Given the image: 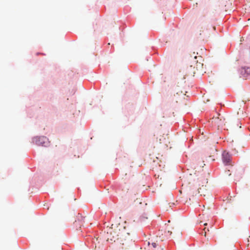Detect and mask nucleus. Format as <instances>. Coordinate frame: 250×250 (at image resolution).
I'll return each mask as SVG.
<instances>
[{
  "mask_svg": "<svg viewBox=\"0 0 250 250\" xmlns=\"http://www.w3.org/2000/svg\"><path fill=\"white\" fill-rule=\"evenodd\" d=\"M225 120L223 115L218 114L217 116L212 118L211 122L212 125H216L218 127H223L226 124Z\"/></svg>",
  "mask_w": 250,
  "mask_h": 250,
  "instance_id": "1",
  "label": "nucleus"
},
{
  "mask_svg": "<svg viewBox=\"0 0 250 250\" xmlns=\"http://www.w3.org/2000/svg\"><path fill=\"white\" fill-rule=\"evenodd\" d=\"M194 62H196V66L192 65H191L189 68L188 69V75L189 76H194V74H195L196 71L198 70V68L202 66L203 64L201 63L200 62L198 63V61H194Z\"/></svg>",
  "mask_w": 250,
  "mask_h": 250,
  "instance_id": "2",
  "label": "nucleus"
},
{
  "mask_svg": "<svg viewBox=\"0 0 250 250\" xmlns=\"http://www.w3.org/2000/svg\"><path fill=\"white\" fill-rule=\"evenodd\" d=\"M35 139L36 144L39 146H46L49 143L48 139L44 136L36 138Z\"/></svg>",
  "mask_w": 250,
  "mask_h": 250,
  "instance_id": "3",
  "label": "nucleus"
},
{
  "mask_svg": "<svg viewBox=\"0 0 250 250\" xmlns=\"http://www.w3.org/2000/svg\"><path fill=\"white\" fill-rule=\"evenodd\" d=\"M222 160L226 165H232L231 161V156L227 151H225L222 153Z\"/></svg>",
  "mask_w": 250,
  "mask_h": 250,
  "instance_id": "4",
  "label": "nucleus"
},
{
  "mask_svg": "<svg viewBox=\"0 0 250 250\" xmlns=\"http://www.w3.org/2000/svg\"><path fill=\"white\" fill-rule=\"evenodd\" d=\"M200 182H201L202 184H203L202 186V187L203 188H202L203 190L200 191L201 190H202V188H199L198 189V193L200 194L201 195H205L204 193L206 192V189L205 187H206V184L208 183V181H207V179H203L202 180H200L199 181V183Z\"/></svg>",
  "mask_w": 250,
  "mask_h": 250,
  "instance_id": "5",
  "label": "nucleus"
},
{
  "mask_svg": "<svg viewBox=\"0 0 250 250\" xmlns=\"http://www.w3.org/2000/svg\"><path fill=\"white\" fill-rule=\"evenodd\" d=\"M177 226L176 225L173 224L172 225H167L166 229L167 230V233L169 234V235H171L172 234V230H174V229H176Z\"/></svg>",
  "mask_w": 250,
  "mask_h": 250,
  "instance_id": "6",
  "label": "nucleus"
},
{
  "mask_svg": "<svg viewBox=\"0 0 250 250\" xmlns=\"http://www.w3.org/2000/svg\"><path fill=\"white\" fill-rule=\"evenodd\" d=\"M242 75L245 77L250 74V67H243L241 70Z\"/></svg>",
  "mask_w": 250,
  "mask_h": 250,
  "instance_id": "7",
  "label": "nucleus"
},
{
  "mask_svg": "<svg viewBox=\"0 0 250 250\" xmlns=\"http://www.w3.org/2000/svg\"><path fill=\"white\" fill-rule=\"evenodd\" d=\"M84 218H85V217H83L81 214H79L77 216V219H78V222H82V221H83Z\"/></svg>",
  "mask_w": 250,
  "mask_h": 250,
  "instance_id": "8",
  "label": "nucleus"
},
{
  "mask_svg": "<svg viewBox=\"0 0 250 250\" xmlns=\"http://www.w3.org/2000/svg\"><path fill=\"white\" fill-rule=\"evenodd\" d=\"M151 245L152 246V247H153V248H156V247L157 244H156V243H151Z\"/></svg>",
  "mask_w": 250,
  "mask_h": 250,
  "instance_id": "9",
  "label": "nucleus"
},
{
  "mask_svg": "<svg viewBox=\"0 0 250 250\" xmlns=\"http://www.w3.org/2000/svg\"><path fill=\"white\" fill-rule=\"evenodd\" d=\"M206 228H205V229H204V236H206V233H207V231H206Z\"/></svg>",
  "mask_w": 250,
  "mask_h": 250,
  "instance_id": "10",
  "label": "nucleus"
},
{
  "mask_svg": "<svg viewBox=\"0 0 250 250\" xmlns=\"http://www.w3.org/2000/svg\"><path fill=\"white\" fill-rule=\"evenodd\" d=\"M110 229V232H110V234H112V229Z\"/></svg>",
  "mask_w": 250,
  "mask_h": 250,
  "instance_id": "11",
  "label": "nucleus"
},
{
  "mask_svg": "<svg viewBox=\"0 0 250 250\" xmlns=\"http://www.w3.org/2000/svg\"><path fill=\"white\" fill-rule=\"evenodd\" d=\"M197 58V56H194V60H196Z\"/></svg>",
  "mask_w": 250,
  "mask_h": 250,
  "instance_id": "12",
  "label": "nucleus"
},
{
  "mask_svg": "<svg viewBox=\"0 0 250 250\" xmlns=\"http://www.w3.org/2000/svg\"><path fill=\"white\" fill-rule=\"evenodd\" d=\"M147 244L148 246H149L150 245V243L149 242H148Z\"/></svg>",
  "mask_w": 250,
  "mask_h": 250,
  "instance_id": "13",
  "label": "nucleus"
},
{
  "mask_svg": "<svg viewBox=\"0 0 250 250\" xmlns=\"http://www.w3.org/2000/svg\"><path fill=\"white\" fill-rule=\"evenodd\" d=\"M77 221H75L76 225H77Z\"/></svg>",
  "mask_w": 250,
  "mask_h": 250,
  "instance_id": "14",
  "label": "nucleus"
},
{
  "mask_svg": "<svg viewBox=\"0 0 250 250\" xmlns=\"http://www.w3.org/2000/svg\"><path fill=\"white\" fill-rule=\"evenodd\" d=\"M207 225V223H205V224H204V225H205V226H206V225Z\"/></svg>",
  "mask_w": 250,
  "mask_h": 250,
  "instance_id": "15",
  "label": "nucleus"
}]
</instances>
